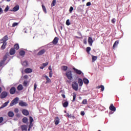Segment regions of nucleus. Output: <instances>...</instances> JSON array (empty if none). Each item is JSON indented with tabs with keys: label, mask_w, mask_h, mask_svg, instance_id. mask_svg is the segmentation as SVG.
I'll return each instance as SVG.
<instances>
[{
	"label": "nucleus",
	"mask_w": 131,
	"mask_h": 131,
	"mask_svg": "<svg viewBox=\"0 0 131 131\" xmlns=\"http://www.w3.org/2000/svg\"><path fill=\"white\" fill-rule=\"evenodd\" d=\"M8 39V35H5L3 38L1 39V43L2 42V45L1 46V49L3 50L6 49V47L7 46V40Z\"/></svg>",
	"instance_id": "f257e3e1"
},
{
	"label": "nucleus",
	"mask_w": 131,
	"mask_h": 131,
	"mask_svg": "<svg viewBox=\"0 0 131 131\" xmlns=\"http://www.w3.org/2000/svg\"><path fill=\"white\" fill-rule=\"evenodd\" d=\"M19 101V98L18 97H16L14 98L13 100H12L10 106H13V105H14L15 104H16L18 103V101Z\"/></svg>",
	"instance_id": "f03ea898"
},
{
	"label": "nucleus",
	"mask_w": 131,
	"mask_h": 131,
	"mask_svg": "<svg viewBox=\"0 0 131 131\" xmlns=\"http://www.w3.org/2000/svg\"><path fill=\"white\" fill-rule=\"evenodd\" d=\"M72 86L74 90H75V91H77L78 90V83L76 82V81H74L72 83Z\"/></svg>",
	"instance_id": "7ed1b4c3"
},
{
	"label": "nucleus",
	"mask_w": 131,
	"mask_h": 131,
	"mask_svg": "<svg viewBox=\"0 0 131 131\" xmlns=\"http://www.w3.org/2000/svg\"><path fill=\"white\" fill-rule=\"evenodd\" d=\"M66 76L68 78V79H70V80H71L72 79H73V75H72V71H69L68 72H67Z\"/></svg>",
	"instance_id": "20e7f679"
},
{
	"label": "nucleus",
	"mask_w": 131,
	"mask_h": 131,
	"mask_svg": "<svg viewBox=\"0 0 131 131\" xmlns=\"http://www.w3.org/2000/svg\"><path fill=\"white\" fill-rule=\"evenodd\" d=\"M16 91V89L15 86H12L10 89L9 92L10 94H15Z\"/></svg>",
	"instance_id": "39448f33"
},
{
	"label": "nucleus",
	"mask_w": 131,
	"mask_h": 131,
	"mask_svg": "<svg viewBox=\"0 0 131 131\" xmlns=\"http://www.w3.org/2000/svg\"><path fill=\"white\" fill-rule=\"evenodd\" d=\"M73 70H74V72H75V73H76V74H78L79 75H80L82 73V71H81V70L76 69V68H75V67L73 68Z\"/></svg>",
	"instance_id": "423d86ee"
},
{
	"label": "nucleus",
	"mask_w": 131,
	"mask_h": 131,
	"mask_svg": "<svg viewBox=\"0 0 131 131\" xmlns=\"http://www.w3.org/2000/svg\"><path fill=\"white\" fill-rule=\"evenodd\" d=\"M58 40L59 37H58L57 36H55V37H54L53 39V41H52L53 44L54 45H57V44H58Z\"/></svg>",
	"instance_id": "0eeeda50"
},
{
	"label": "nucleus",
	"mask_w": 131,
	"mask_h": 131,
	"mask_svg": "<svg viewBox=\"0 0 131 131\" xmlns=\"http://www.w3.org/2000/svg\"><path fill=\"white\" fill-rule=\"evenodd\" d=\"M22 113L23 114H24V115H25V116H28V115H29V111L25 108L22 110Z\"/></svg>",
	"instance_id": "6e6552de"
},
{
	"label": "nucleus",
	"mask_w": 131,
	"mask_h": 131,
	"mask_svg": "<svg viewBox=\"0 0 131 131\" xmlns=\"http://www.w3.org/2000/svg\"><path fill=\"white\" fill-rule=\"evenodd\" d=\"M19 105H20L21 106H27L28 104L27 102L21 100L19 102Z\"/></svg>",
	"instance_id": "1a4fd4ad"
},
{
	"label": "nucleus",
	"mask_w": 131,
	"mask_h": 131,
	"mask_svg": "<svg viewBox=\"0 0 131 131\" xmlns=\"http://www.w3.org/2000/svg\"><path fill=\"white\" fill-rule=\"evenodd\" d=\"M22 131H28V126L26 124H23L20 126Z\"/></svg>",
	"instance_id": "9d476101"
},
{
	"label": "nucleus",
	"mask_w": 131,
	"mask_h": 131,
	"mask_svg": "<svg viewBox=\"0 0 131 131\" xmlns=\"http://www.w3.org/2000/svg\"><path fill=\"white\" fill-rule=\"evenodd\" d=\"M7 55H5V56H4L3 57V60L1 61V67H2V66H4L5 62L7 60Z\"/></svg>",
	"instance_id": "9b49d317"
},
{
	"label": "nucleus",
	"mask_w": 131,
	"mask_h": 131,
	"mask_svg": "<svg viewBox=\"0 0 131 131\" xmlns=\"http://www.w3.org/2000/svg\"><path fill=\"white\" fill-rule=\"evenodd\" d=\"M88 43L90 46H92L93 43V39L91 36H89L88 38Z\"/></svg>",
	"instance_id": "f8f14e48"
},
{
	"label": "nucleus",
	"mask_w": 131,
	"mask_h": 131,
	"mask_svg": "<svg viewBox=\"0 0 131 131\" xmlns=\"http://www.w3.org/2000/svg\"><path fill=\"white\" fill-rule=\"evenodd\" d=\"M8 96V92H4L1 93V98H6Z\"/></svg>",
	"instance_id": "ddd939ff"
},
{
	"label": "nucleus",
	"mask_w": 131,
	"mask_h": 131,
	"mask_svg": "<svg viewBox=\"0 0 131 131\" xmlns=\"http://www.w3.org/2000/svg\"><path fill=\"white\" fill-rule=\"evenodd\" d=\"M54 122L56 125H57L58 124H59L60 122V118H59L58 117H55L54 119Z\"/></svg>",
	"instance_id": "4468645a"
},
{
	"label": "nucleus",
	"mask_w": 131,
	"mask_h": 131,
	"mask_svg": "<svg viewBox=\"0 0 131 131\" xmlns=\"http://www.w3.org/2000/svg\"><path fill=\"white\" fill-rule=\"evenodd\" d=\"M15 53H16V50H15V48H11L9 52L10 55H13L14 54H15Z\"/></svg>",
	"instance_id": "2eb2a0df"
},
{
	"label": "nucleus",
	"mask_w": 131,
	"mask_h": 131,
	"mask_svg": "<svg viewBox=\"0 0 131 131\" xmlns=\"http://www.w3.org/2000/svg\"><path fill=\"white\" fill-rule=\"evenodd\" d=\"M110 110L113 111V112H115L116 111V107L114 106L113 103H112L109 107Z\"/></svg>",
	"instance_id": "dca6fc26"
},
{
	"label": "nucleus",
	"mask_w": 131,
	"mask_h": 131,
	"mask_svg": "<svg viewBox=\"0 0 131 131\" xmlns=\"http://www.w3.org/2000/svg\"><path fill=\"white\" fill-rule=\"evenodd\" d=\"M46 50L45 49H42L41 50H40L38 53L37 54V55H42V54H44L45 53Z\"/></svg>",
	"instance_id": "f3484780"
},
{
	"label": "nucleus",
	"mask_w": 131,
	"mask_h": 131,
	"mask_svg": "<svg viewBox=\"0 0 131 131\" xmlns=\"http://www.w3.org/2000/svg\"><path fill=\"white\" fill-rule=\"evenodd\" d=\"M96 88L97 89H101V91L102 92H103V91H104V85H103V84H101L100 85H98L97 86H96Z\"/></svg>",
	"instance_id": "a211bd4d"
},
{
	"label": "nucleus",
	"mask_w": 131,
	"mask_h": 131,
	"mask_svg": "<svg viewBox=\"0 0 131 131\" xmlns=\"http://www.w3.org/2000/svg\"><path fill=\"white\" fill-rule=\"evenodd\" d=\"M119 39H118L117 40V41H116L115 42H114V44L113 46V49H115L116 47L117 46H118V44H119Z\"/></svg>",
	"instance_id": "6ab92c4d"
},
{
	"label": "nucleus",
	"mask_w": 131,
	"mask_h": 131,
	"mask_svg": "<svg viewBox=\"0 0 131 131\" xmlns=\"http://www.w3.org/2000/svg\"><path fill=\"white\" fill-rule=\"evenodd\" d=\"M8 115L9 117H13L14 116V114L13 112L12 111H10V112H8Z\"/></svg>",
	"instance_id": "aec40b11"
},
{
	"label": "nucleus",
	"mask_w": 131,
	"mask_h": 131,
	"mask_svg": "<svg viewBox=\"0 0 131 131\" xmlns=\"http://www.w3.org/2000/svg\"><path fill=\"white\" fill-rule=\"evenodd\" d=\"M66 116H67L69 118H75L74 115H73L72 114H69V113H67Z\"/></svg>",
	"instance_id": "412c9836"
},
{
	"label": "nucleus",
	"mask_w": 131,
	"mask_h": 131,
	"mask_svg": "<svg viewBox=\"0 0 131 131\" xmlns=\"http://www.w3.org/2000/svg\"><path fill=\"white\" fill-rule=\"evenodd\" d=\"M31 72H32V69L31 68H26V69H25V73H31Z\"/></svg>",
	"instance_id": "4be33fe9"
},
{
	"label": "nucleus",
	"mask_w": 131,
	"mask_h": 131,
	"mask_svg": "<svg viewBox=\"0 0 131 131\" xmlns=\"http://www.w3.org/2000/svg\"><path fill=\"white\" fill-rule=\"evenodd\" d=\"M78 82L79 86H81L83 83V81L82 79H81V78H78Z\"/></svg>",
	"instance_id": "5701e85b"
},
{
	"label": "nucleus",
	"mask_w": 131,
	"mask_h": 131,
	"mask_svg": "<svg viewBox=\"0 0 131 131\" xmlns=\"http://www.w3.org/2000/svg\"><path fill=\"white\" fill-rule=\"evenodd\" d=\"M17 89L18 91H21V90H23L24 86H23V85L22 84H19L17 86Z\"/></svg>",
	"instance_id": "b1692460"
},
{
	"label": "nucleus",
	"mask_w": 131,
	"mask_h": 131,
	"mask_svg": "<svg viewBox=\"0 0 131 131\" xmlns=\"http://www.w3.org/2000/svg\"><path fill=\"white\" fill-rule=\"evenodd\" d=\"M68 69V67H67V66H62L61 70H63V71H67Z\"/></svg>",
	"instance_id": "393cba45"
},
{
	"label": "nucleus",
	"mask_w": 131,
	"mask_h": 131,
	"mask_svg": "<svg viewBox=\"0 0 131 131\" xmlns=\"http://www.w3.org/2000/svg\"><path fill=\"white\" fill-rule=\"evenodd\" d=\"M19 5H16V6H14V7H13L14 11H17V10H19Z\"/></svg>",
	"instance_id": "a878e982"
},
{
	"label": "nucleus",
	"mask_w": 131,
	"mask_h": 131,
	"mask_svg": "<svg viewBox=\"0 0 131 131\" xmlns=\"http://www.w3.org/2000/svg\"><path fill=\"white\" fill-rule=\"evenodd\" d=\"M28 121L29 119L27 118V117H24V118H23V122L24 123H27V122H28Z\"/></svg>",
	"instance_id": "bb28decb"
},
{
	"label": "nucleus",
	"mask_w": 131,
	"mask_h": 131,
	"mask_svg": "<svg viewBox=\"0 0 131 131\" xmlns=\"http://www.w3.org/2000/svg\"><path fill=\"white\" fill-rule=\"evenodd\" d=\"M83 81L84 83H85V84H88L90 82L89 79H88V78H84L83 79Z\"/></svg>",
	"instance_id": "cd10ccee"
},
{
	"label": "nucleus",
	"mask_w": 131,
	"mask_h": 131,
	"mask_svg": "<svg viewBox=\"0 0 131 131\" xmlns=\"http://www.w3.org/2000/svg\"><path fill=\"white\" fill-rule=\"evenodd\" d=\"M62 105L64 107H67V106H68L69 105L68 101H65L64 102H63V103H62Z\"/></svg>",
	"instance_id": "c85d7f7f"
},
{
	"label": "nucleus",
	"mask_w": 131,
	"mask_h": 131,
	"mask_svg": "<svg viewBox=\"0 0 131 131\" xmlns=\"http://www.w3.org/2000/svg\"><path fill=\"white\" fill-rule=\"evenodd\" d=\"M52 82V80L51 79H50V78H49V76H48L47 75V77H46V83H48L49 82Z\"/></svg>",
	"instance_id": "c756f323"
},
{
	"label": "nucleus",
	"mask_w": 131,
	"mask_h": 131,
	"mask_svg": "<svg viewBox=\"0 0 131 131\" xmlns=\"http://www.w3.org/2000/svg\"><path fill=\"white\" fill-rule=\"evenodd\" d=\"M56 0H53L51 3V7H53L56 5Z\"/></svg>",
	"instance_id": "7c9ffc66"
},
{
	"label": "nucleus",
	"mask_w": 131,
	"mask_h": 131,
	"mask_svg": "<svg viewBox=\"0 0 131 131\" xmlns=\"http://www.w3.org/2000/svg\"><path fill=\"white\" fill-rule=\"evenodd\" d=\"M9 102V101H6V102H5V103L3 104V105H2L1 108H2L3 107H5V106H7V105H8Z\"/></svg>",
	"instance_id": "2f4dec72"
},
{
	"label": "nucleus",
	"mask_w": 131,
	"mask_h": 131,
	"mask_svg": "<svg viewBox=\"0 0 131 131\" xmlns=\"http://www.w3.org/2000/svg\"><path fill=\"white\" fill-rule=\"evenodd\" d=\"M97 59V56H95V55H92V61L94 62Z\"/></svg>",
	"instance_id": "473e14b6"
},
{
	"label": "nucleus",
	"mask_w": 131,
	"mask_h": 131,
	"mask_svg": "<svg viewBox=\"0 0 131 131\" xmlns=\"http://www.w3.org/2000/svg\"><path fill=\"white\" fill-rule=\"evenodd\" d=\"M42 8L43 10V12L45 13H47V10L46 9V6H45V5H42Z\"/></svg>",
	"instance_id": "72a5a7b5"
},
{
	"label": "nucleus",
	"mask_w": 131,
	"mask_h": 131,
	"mask_svg": "<svg viewBox=\"0 0 131 131\" xmlns=\"http://www.w3.org/2000/svg\"><path fill=\"white\" fill-rule=\"evenodd\" d=\"M19 54L21 56H24L25 54V51L24 50H21L20 51H19Z\"/></svg>",
	"instance_id": "f704fd0d"
},
{
	"label": "nucleus",
	"mask_w": 131,
	"mask_h": 131,
	"mask_svg": "<svg viewBox=\"0 0 131 131\" xmlns=\"http://www.w3.org/2000/svg\"><path fill=\"white\" fill-rule=\"evenodd\" d=\"M22 65L23 66H28V61H27L26 60L23 61L22 62Z\"/></svg>",
	"instance_id": "c9c22d12"
},
{
	"label": "nucleus",
	"mask_w": 131,
	"mask_h": 131,
	"mask_svg": "<svg viewBox=\"0 0 131 131\" xmlns=\"http://www.w3.org/2000/svg\"><path fill=\"white\" fill-rule=\"evenodd\" d=\"M14 49H16V50H18L19 48V45L18 44H15L14 46Z\"/></svg>",
	"instance_id": "e433bc0d"
},
{
	"label": "nucleus",
	"mask_w": 131,
	"mask_h": 131,
	"mask_svg": "<svg viewBox=\"0 0 131 131\" xmlns=\"http://www.w3.org/2000/svg\"><path fill=\"white\" fill-rule=\"evenodd\" d=\"M33 126V123L30 122V124L29 125V128H28V130L30 131V129L31 128V127H32Z\"/></svg>",
	"instance_id": "4c0bfd02"
},
{
	"label": "nucleus",
	"mask_w": 131,
	"mask_h": 131,
	"mask_svg": "<svg viewBox=\"0 0 131 131\" xmlns=\"http://www.w3.org/2000/svg\"><path fill=\"white\" fill-rule=\"evenodd\" d=\"M82 104H88V100L87 99H83L82 101Z\"/></svg>",
	"instance_id": "58836bf2"
},
{
	"label": "nucleus",
	"mask_w": 131,
	"mask_h": 131,
	"mask_svg": "<svg viewBox=\"0 0 131 131\" xmlns=\"http://www.w3.org/2000/svg\"><path fill=\"white\" fill-rule=\"evenodd\" d=\"M76 98V94L75 93H73V98L72 101H75Z\"/></svg>",
	"instance_id": "ea45409f"
},
{
	"label": "nucleus",
	"mask_w": 131,
	"mask_h": 131,
	"mask_svg": "<svg viewBox=\"0 0 131 131\" xmlns=\"http://www.w3.org/2000/svg\"><path fill=\"white\" fill-rule=\"evenodd\" d=\"M29 120H30V122H31L32 123H33V122L34 121V119L33 117H32V116H30L29 117Z\"/></svg>",
	"instance_id": "a19ab883"
},
{
	"label": "nucleus",
	"mask_w": 131,
	"mask_h": 131,
	"mask_svg": "<svg viewBox=\"0 0 131 131\" xmlns=\"http://www.w3.org/2000/svg\"><path fill=\"white\" fill-rule=\"evenodd\" d=\"M91 47H87L86 48V52L88 53H90V51H91Z\"/></svg>",
	"instance_id": "79ce46f5"
},
{
	"label": "nucleus",
	"mask_w": 131,
	"mask_h": 131,
	"mask_svg": "<svg viewBox=\"0 0 131 131\" xmlns=\"http://www.w3.org/2000/svg\"><path fill=\"white\" fill-rule=\"evenodd\" d=\"M70 24H71V23H70V20L69 19L67 20L66 25H67L68 26H69V25H70Z\"/></svg>",
	"instance_id": "37998d69"
},
{
	"label": "nucleus",
	"mask_w": 131,
	"mask_h": 131,
	"mask_svg": "<svg viewBox=\"0 0 131 131\" xmlns=\"http://www.w3.org/2000/svg\"><path fill=\"white\" fill-rule=\"evenodd\" d=\"M48 63H49V62H43V63H42V65H43V68H44V67H46V66H48Z\"/></svg>",
	"instance_id": "c03bdc74"
},
{
	"label": "nucleus",
	"mask_w": 131,
	"mask_h": 131,
	"mask_svg": "<svg viewBox=\"0 0 131 131\" xmlns=\"http://www.w3.org/2000/svg\"><path fill=\"white\" fill-rule=\"evenodd\" d=\"M52 76H53V72H52V70H51L49 72V77H52Z\"/></svg>",
	"instance_id": "a18cd8bd"
},
{
	"label": "nucleus",
	"mask_w": 131,
	"mask_h": 131,
	"mask_svg": "<svg viewBox=\"0 0 131 131\" xmlns=\"http://www.w3.org/2000/svg\"><path fill=\"white\" fill-rule=\"evenodd\" d=\"M73 10H74V7H73V6H71L69 9L70 12H72Z\"/></svg>",
	"instance_id": "49530a36"
},
{
	"label": "nucleus",
	"mask_w": 131,
	"mask_h": 131,
	"mask_svg": "<svg viewBox=\"0 0 131 131\" xmlns=\"http://www.w3.org/2000/svg\"><path fill=\"white\" fill-rule=\"evenodd\" d=\"M9 7L8 5H7L5 9V12H7V11H8L9 10Z\"/></svg>",
	"instance_id": "de8ad7c7"
},
{
	"label": "nucleus",
	"mask_w": 131,
	"mask_h": 131,
	"mask_svg": "<svg viewBox=\"0 0 131 131\" xmlns=\"http://www.w3.org/2000/svg\"><path fill=\"white\" fill-rule=\"evenodd\" d=\"M18 23H14L12 24V27H15V26H17Z\"/></svg>",
	"instance_id": "09e8293b"
},
{
	"label": "nucleus",
	"mask_w": 131,
	"mask_h": 131,
	"mask_svg": "<svg viewBox=\"0 0 131 131\" xmlns=\"http://www.w3.org/2000/svg\"><path fill=\"white\" fill-rule=\"evenodd\" d=\"M116 18H112V23H113V24H115V23H116Z\"/></svg>",
	"instance_id": "8fccbe9b"
},
{
	"label": "nucleus",
	"mask_w": 131,
	"mask_h": 131,
	"mask_svg": "<svg viewBox=\"0 0 131 131\" xmlns=\"http://www.w3.org/2000/svg\"><path fill=\"white\" fill-rule=\"evenodd\" d=\"M37 86V85L36 84V83H34V91H36V89Z\"/></svg>",
	"instance_id": "3c124183"
},
{
	"label": "nucleus",
	"mask_w": 131,
	"mask_h": 131,
	"mask_svg": "<svg viewBox=\"0 0 131 131\" xmlns=\"http://www.w3.org/2000/svg\"><path fill=\"white\" fill-rule=\"evenodd\" d=\"M14 112H15V113H18V112H19L18 108H15Z\"/></svg>",
	"instance_id": "603ef678"
},
{
	"label": "nucleus",
	"mask_w": 131,
	"mask_h": 131,
	"mask_svg": "<svg viewBox=\"0 0 131 131\" xmlns=\"http://www.w3.org/2000/svg\"><path fill=\"white\" fill-rule=\"evenodd\" d=\"M81 115H82V116H84L85 115V113H84V111H82L81 112Z\"/></svg>",
	"instance_id": "864d4df0"
},
{
	"label": "nucleus",
	"mask_w": 131,
	"mask_h": 131,
	"mask_svg": "<svg viewBox=\"0 0 131 131\" xmlns=\"http://www.w3.org/2000/svg\"><path fill=\"white\" fill-rule=\"evenodd\" d=\"M83 42H84V44H85V45L87 44V39H86V38H84L83 39Z\"/></svg>",
	"instance_id": "5fc2aeb1"
},
{
	"label": "nucleus",
	"mask_w": 131,
	"mask_h": 131,
	"mask_svg": "<svg viewBox=\"0 0 131 131\" xmlns=\"http://www.w3.org/2000/svg\"><path fill=\"white\" fill-rule=\"evenodd\" d=\"M28 84V81H24V85H25V86H27Z\"/></svg>",
	"instance_id": "6e6d98bb"
},
{
	"label": "nucleus",
	"mask_w": 131,
	"mask_h": 131,
	"mask_svg": "<svg viewBox=\"0 0 131 131\" xmlns=\"http://www.w3.org/2000/svg\"><path fill=\"white\" fill-rule=\"evenodd\" d=\"M90 5H91V2H87L86 6H90Z\"/></svg>",
	"instance_id": "4d7b16f0"
},
{
	"label": "nucleus",
	"mask_w": 131,
	"mask_h": 131,
	"mask_svg": "<svg viewBox=\"0 0 131 131\" xmlns=\"http://www.w3.org/2000/svg\"><path fill=\"white\" fill-rule=\"evenodd\" d=\"M24 78H25V79H27L28 78V75H25Z\"/></svg>",
	"instance_id": "13d9d810"
},
{
	"label": "nucleus",
	"mask_w": 131,
	"mask_h": 131,
	"mask_svg": "<svg viewBox=\"0 0 131 131\" xmlns=\"http://www.w3.org/2000/svg\"><path fill=\"white\" fill-rule=\"evenodd\" d=\"M61 96H62V97H63V98H66V97L65 94H61Z\"/></svg>",
	"instance_id": "bf43d9fd"
},
{
	"label": "nucleus",
	"mask_w": 131,
	"mask_h": 131,
	"mask_svg": "<svg viewBox=\"0 0 131 131\" xmlns=\"http://www.w3.org/2000/svg\"><path fill=\"white\" fill-rule=\"evenodd\" d=\"M49 70H50V71H51V70H52L51 66H50V67H49Z\"/></svg>",
	"instance_id": "052dcab7"
},
{
	"label": "nucleus",
	"mask_w": 131,
	"mask_h": 131,
	"mask_svg": "<svg viewBox=\"0 0 131 131\" xmlns=\"http://www.w3.org/2000/svg\"><path fill=\"white\" fill-rule=\"evenodd\" d=\"M42 77H45V78H46V79H47V75H46V74H43L42 75Z\"/></svg>",
	"instance_id": "680f3d73"
},
{
	"label": "nucleus",
	"mask_w": 131,
	"mask_h": 131,
	"mask_svg": "<svg viewBox=\"0 0 131 131\" xmlns=\"http://www.w3.org/2000/svg\"><path fill=\"white\" fill-rule=\"evenodd\" d=\"M3 120H4L3 117H1V124H2V122H3Z\"/></svg>",
	"instance_id": "e2e57ef3"
},
{
	"label": "nucleus",
	"mask_w": 131,
	"mask_h": 131,
	"mask_svg": "<svg viewBox=\"0 0 131 131\" xmlns=\"http://www.w3.org/2000/svg\"><path fill=\"white\" fill-rule=\"evenodd\" d=\"M16 117H20V115H19V114H16Z\"/></svg>",
	"instance_id": "0e129e2a"
},
{
	"label": "nucleus",
	"mask_w": 131,
	"mask_h": 131,
	"mask_svg": "<svg viewBox=\"0 0 131 131\" xmlns=\"http://www.w3.org/2000/svg\"><path fill=\"white\" fill-rule=\"evenodd\" d=\"M60 28L61 30H62V29H63V26H61L60 27Z\"/></svg>",
	"instance_id": "69168bd1"
},
{
	"label": "nucleus",
	"mask_w": 131,
	"mask_h": 131,
	"mask_svg": "<svg viewBox=\"0 0 131 131\" xmlns=\"http://www.w3.org/2000/svg\"><path fill=\"white\" fill-rule=\"evenodd\" d=\"M44 67H40V69H43Z\"/></svg>",
	"instance_id": "338daca9"
},
{
	"label": "nucleus",
	"mask_w": 131,
	"mask_h": 131,
	"mask_svg": "<svg viewBox=\"0 0 131 131\" xmlns=\"http://www.w3.org/2000/svg\"><path fill=\"white\" fill-rule=\"evenodd\" d=\"M7 1L8 2H9L10 1H11V0H7Z\"/></svg>",
	"instance_id": "774afa93"
}]
</instances>
